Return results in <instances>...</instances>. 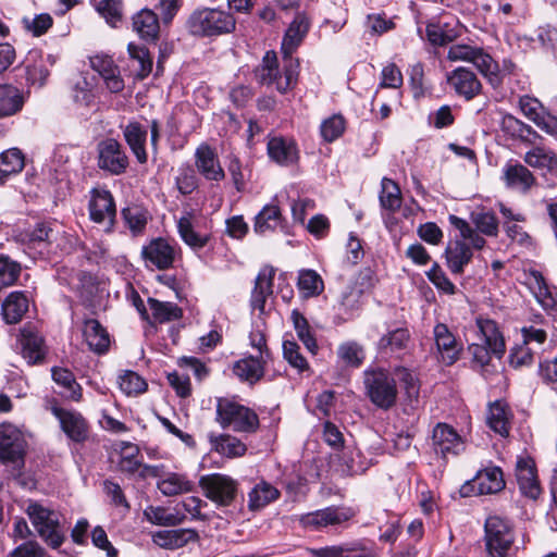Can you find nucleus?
<instances>
[{
  "label": "nucleus",
  "instance_id": "nucleus-45",
  "mask_svg": "<svg viewBox=\"0 0 557 557\" xmlns=\"http://www.w3.org/2000/svg\"><path fill=\"white\" fill-rule=\"evenodd\" d=\"M25 166V156L18 148H10L0 153V185L17 175Z\"/></svg>",
  "mask_w": 557,
  "mask_h": 557
},
{
  "label": "nucleus",
  "instance_id": "nucleus-62",
  "mask_svg": "<svg viewBox=\"0 0 557 557\" xmlns=\"http://www.w3.org/2000/svg\"><path fill=\"white\" fill-rule=\"evenodd\" d=\"M345 128V117L342 114H333L322 122L320 132L325 141L332 143L344 134Z\"/></svg>",
  "mask_w": 557,
  "mask_h": 557
},
{
  "label": "nucleus",
  "instance_id": "nucleus-17",
  "mask_svg": "<svg viewBox=\"0 0 557 557\" xmlns=\"http://www.w3.org/2000/svg\"><path fill=\"white\" fill-rule=\"evenodd\" d=\"M446 83L459 98L471 101L478 97L483 85L478 75L469 67L458 66L446 74Z\"/></svg>",
  "mask_w": 557,
  "mask_h": 557
},
{
  "label": "nucleus",
  "instance_id": "nucleus-40",
  "mask_svg": "<svg viewBox=\"0 0 557 557\" xmlns=\"http://www.w3.org/2000/svg\"><path fill=\"white\" fill-rule=\"evenodd\" d=\"M208 438L211 449L224 457L238 458L247 451L246 444L234 435L210 433Z\"/></svg>",
  "mask_w": 557,
  "mask_h": 557
},
{
  "label": "nucleus",
  "instance_id": "nucleus-36",
  "mask_svg": "<svg viewBox=\"0 0 557 557\" xmlns=\"http://www.w3.org/2000/svg\"><path fill=\"white\" fill-rule=\"evenodd\" d=\"M513 414L509 406L500 400H496L488 407L486 417L487 425L502 437H508L511 430Z\"/></svg>",
  "mask_w": 557,
  "mask_h": 557
},
{
  "label": "nucleus",
  "instance_id": "nucleus-8",
  "mask_svg": "<svg viewBox=\"0 0 557 557\" xmlns=\"http://www.w3.org/2000/svg\"><path fill=\"white\" fill-rule=\"evenodd\" d=\"M45 408L58 420L61 431L76 444H84L90 436V423L82 412L60 406L58 399H46Z\"/></svg>",
  "mask_w": 557,
  "mask_h": 557
},
{
  "label": "nucleus",
  "instance_id": "nucleus-34",
  "mask_svg": "<svg viewBox=\"0 0 557 557\" xmlns=\"http://www.w3.org/2000/svg\"><path fill=\"white\" fill-rule=\"evenodd\" d=\"M53 382L63 391L61 396L69 401L81 403L83 400V387L76 381L73 372L66 368L53 367L51 369Z\"/></svg>",
  "mask_w": 557,
  "mask_h": 557
},
{
  "label": "nucleus",
  "instance_id": "nucleus-2",
  "mask_svg": "<svg viewBox=\"0 0 557 557\" xmlns=\"http://www.w3.org/2000/svg\"><path fill=\"white\" fill-rule=\"evenodd\" d=\"M24 512L37 536L51 549H59L66 541L62 515L42 502L28 499Z\"/></svg>",
  "mask_w": 557,
  "mask_h": 557
},
{
  "label": "nucleus",
  "instance_id": "nucleus-42",
  "mask_svg": "<svg viewBox=\"0 0 557 557\" xmlns=\"http://www.w3.org/2000/svg\"><path fill=\"white\" fill-rule=\"evenodd\" d=\"M196 539L197 533L191 529L162 530L152 535L153 543L166 549L183 547Z\"/></svg>",
  "mask_w": 557,
  "mask_h": 557
},
{
  "label": "nucleus",
  "instance_id": "nucleus-50",
  "mask_svg": "<svg viewBox=\"0 0 557 557\" xmlns=\"http://www.w3.org/2000/svg\"><path fill=\"white\" fill-rule=\"evenodd\" d=\"M149 309L151 311L150 323H166L180 320L183 317L182 309L174 302L160 301L156 298H148Z\"/></svg>",
  "mask_w": 557,
  "mask_h": 557
},
{
  "label": "nucleus",
  "instance_id": "nucleus-33",
  "mask_svg": "<svg viewBox=\"0 0 557 557\" xmlns=\"http://www.w3.org/2000/svg\"><path fill=\"white\" fill-rule=\"evenodd\" d=\"M525 151L523 162L527 166L548 173L557 170V153L544 145H531Z\"/></svg>",
  "mask_w": 557,
  "mask_h": 557
},
{
  "label": "nucleus",
  "instance_id": "nucleus-7",
  "mask_svg": "<svg viewBox=\"0 0 557 557\" xmlns=\"http://www.w3.org/2000/svg\"><path fill=\"white\" fill-rule=\"evenodd\" d=\"M515 537V529L510 520L496 515L486 518L484 543L490 557H509Z\"/></svg>",
  "mask_w": 557,
  "mask_h": 557
},
{
  "label": "nucleus",
  "instance_id": "nucleus-3",
  "mask_svg": "<svg viewBox=\"0 0 557 557\" xmlns=\"http://www.w3.org/2000/svg\"><path fill=\"white\" fill-rule=\"evenodd\" d=\"M185 26L195 37H219L236 29V18L228 11L202 8L190 13Z\"/></svg>",
  "mask_w": 557,
  "mask_h": 557
},
{
  "label": "nucleus",
  "instance_id": "nucleus-53",
  "mask_svg": "<svg viewBox=\"0 0 557 557\" xmlns=\"http://www.w3.org/2000/svg\"><path fill=\"white\" fill-rule=\"evenodd\" d=\"M21 240L30 249L47 248L52 242L53 230L46 223H38L34 230L22 233Z\"/></svg>",
  "mask_w": 557,
  "mask_h": 557
},
{
  "label": "nucleus",
  "instance_id": "nucleus-61",
  "mask_svg": "<svg viewBox=\"0 0 557 557\" xmlns=\"http://www.w3.org/2000/svg\"><path fill=\"white\" fill-rule=\"evenodd\" d=\"M298 288L305 297L319 295L323 290V281L313 270H304L298 276Z\"/></svg>",
  "mask_w": 557,
  "mask_h": 557
},
{
  "label": "nucleus",
  "instance_id": "nucleus-47",
  "mask_svg": "<svg viewBox=\"0 0 557 557\" xmlns=\"http://www.w3.org/2000/svg\"><path fill=\"white\" fill-rule=\"evenodd\" d=\"M360 280L361 281L357 280L348 285L341 295L339 306L350 315L359 311L363 304L362 298L366 292V277H360Z\"/></svg>",
  "mask_w": 557,
  "mask_h": 557
},
{
  "label": "nucleus",
  "instance_id": "nucleus-44",
  "mask_svg": "<svg viewBox=\"0 0 557 557\" xmlns=\"http://www.w3.org/2000/svg\"><path fill=\"white\" fill-rule=\"evenodd\" d=\"M1 309L4 321L16 324L28 310V299L23 292H12L4 299Z\"/></svg>",
  "mask_w": 557,
  "mask_h": 557
},
{
  "label": "nucleus",
  "instance_id": "nucleus-39",
  "mask_svg": "<svg viewBox=\"0 0 557 557\" xmlns=\"http://www.w3.org/2000/svg\"><path fill=\"white\" fill-rule=\"evenodd\" d=\"M502 129L510 137L519 139L524 145H533L543 137L531 125L524 123L512 114H506L502 119Z\"/></svg>",
  "mask_w": 557,
  "mask_h": 557
},
{
  "label": "nucleus",
  "instance_id": "nucleus-35",
  "mask_svg": "<svg viewBox=\"0 0 557 557\" xmlns=\"http://www.w3.org/2000/svg\"><path fill=\"white\" fill-rule=\"evenodd\" d=\"M123 136L138 163L145 164L148 161L147 129L139 122L133 121L123 128Z\"/></svg>",
  "mask_w": 557,
  "mask_h": 557
},
{
  "label": "nucleus",
  "instance_id": "nucleus-14",
  "mask_svg": "<svg viewBox=\"0 0 557 557\" xmlns=\"http://www.w3.org/2000/svg\"><path fill=\"white\" fill-rule=\"evenodd\" d=\"M199 485L206 497L220 506H230L237 495V482L224 474L203 475Z\"/></svg>",
  "mask_w": 557,
  "mask_h": 557
},
{
  "label": "nucleus",
  "instance_id": "nucleus-29",
  "mask_svg": "<svg viewBox=\"0 0 557 557\" xmlns=\"http://www.w3.org/2000/svg\"><path fill=\"white\" fill-rule=\"evenodd\" d=\"M176 227L181 239L194 251L203 249L211 239L210 233L196 230L191 211H186L177 220Z\"/></svg>",
  "mask_w": 557,
  "mask_h": 557
},
{
  "label": "nucleus",
  "instance_id": "nucleus-43",
  "mask_svg": "<svg viewBox=\"0 0 557 557\" xmlns=\"http://www.w3.org/2000/svg\"><path fill=\"white\" fill-rule=\"evenodd\" d=\"M529 286L544 309L555 310L557 308V297L540 271L530 272Z\"/></svg>",
  "mask_w": 557,
  "mask_h": 557
},
{
  "label": "nucleus",
  "instance_id": "nucleus-27",
  "mask_svg": "<svg viewBox=\"0 0 557 557\" xmlns=\"http://www.w3.org/2000/svg\"><path fill=\"white\" fill-rule=\"evenodd\" d=\"M90 66L102 77L111 92L116 94L124 89V81L120 69L111 57L106 54L94 55L90 58Z\"/></svg>",
  "mask_w": 557,
  "mask_h": 557
},
{
  "label": "nucleus",
  "instance_id": "nucleus-6",
  "mask_svg": "<svg viewBox=\"0 0 557 557\" xmlns=\"http://www.w3.org/2000/svg\"><path fill=\"white\" fill-rule=\"evenodd\" d=\"M283 73L278 71L277 57L274 51H268L262 64L256 70V76L262 85H275L281 94L290 90L298 79L299 61L295 58L283 57Z\"/></svg>",
  "mask_w": 557,
  "mask_h": 557
},
{
  "label": "nucleus",
  "instance_id": "nucleus-11",
  "mask_svg": "<svg viewBox=\"0 0 557 557\" xmlns=\"http://www.w3.org/2000/svg\"><path fill=\"white\" fill-rule=\"evenodd\" d=\"M505 485L503 470L496 466H488L479 470L472 480L467 481L461 486L460 494L463 497L496 494L503 491Z\"/></svg>",
  "mask_w": 557,
  "mask_h": 557
},
{
  "label": "nucleus",
  "instance_id": "nucleus-9",
  "mask_svg": "<svg viewBox=\"0 0 557 557\" xmlns=\"http://www.w3.org/2000/svg\"><path fill=\"white\" fill-rule=\"evenodd\" d=\"M357 513L358 510L351 506H329L300 516L299 522L304 528L314 531L346 528Z\"/></svg>",
  "mask_w": 557,
  "mask_h": 557
},
{
  "label": "nucleus",
  "instance_id": "nucleus-49",
  "mask_svg": "<svg viewBox=\"0 0 557 557\" xmlns=\"http://www.w3.org/2000/svg\"><path fill=\"white\" fill-rule=\"evenodd\" d=\"M24 96L12 85H0V119L14 115L22 110Z\"/></svg>",
  "mask_w": 557,
  "mask_h": 557
},
{
  "label": "nucleus",
  "instance_id": "nucleus-52",
  "mask_svg": "<svg viewBox=\"0 0 557 557\" xmlns=\"http://www.w3.org/2000/svg\"><path fill=\"white\" fill-rule=\"evenodd\" d=\"M282 214L277 206H265L255 219V232L258 234H265L275 231L282 224Z\"/></svg>",
  "mask_w": 557,
  "mask_h": 557
},
{
  "label": "nucleus",
  "instance_id": "nucleus-20",
  "mask_svg": "<svg viewBox=\"0 0 557 557\" xmlns=\"http://www.w3.org/2000/svg\"><path fill=\"white\" fill-rule=\"evenodd\" d=\"M267 152L270 160L281 166L295 165L300 159V151L295 138L282 135L269 137Z\"/></svg>",
  "mask_w": 557,
  "mask_h": 557
},
{
  "label": "nucleus",
  "instance_id": "nucleus-31",
  "mask_svg": "<svg viewBox=\"0 0 557 557\" xmlns=\"http://www.w3.org/2000/svg\"><path fill=\"white\" fill-rule=\"evenodd\" d=\"M53 63L52 55L44 57L39 50L29 51L24 62L27 81L32 85H44L50 74L48 64L52 65Z\"/></svg>",
  "mask_w": 557,
  "mask_h": 557
},
{
  "label": "nucleus",
  "instance_id": "nucleus-57",
  "mask_svg": "<svg viewBox=\"0 0 557 557\" xmlns=\"http://www.w3.org/2000/svg\"><path fill=\"white\" fill-rule=\"evenodd\" d=\"M117 382L121 391L127 396H138L148 388L146 380L132 370H124Z\"/></svg>",
  "mask_w": 557,
  "mask_h": 557
},
{
  "label": "nucleus",
  "instance_id": "nucleus-4",
  "mask_svg": "<svg viewBox=\"0 0 557 557\" xmlns=\"http://www.w3.org/2000/svg\"><path fill=\"white\" fill-rule=\"evenodd\" d=\"M447 60L472 63L494 89L503 85L498 62L482 47L468 44L451 45L447 51Z\"/></svg>",
  "mask_w": 557,
  "mask_h": 557
},
{
  "label": "nucleus",
  "instance_id": "nucleus-30",
  "mask_svg": "<svg viewBox=\"0 0 557 557\" xmlns=\"http://www.w3.org/2000/svg\"><path fill=\"white\" fill-rule=\"evenodd\" d=\"M309 29V17L305 13H297L282 40L281 51L283 57L294 58L293 53L300 46Z\"/></svg>",
  "mask_w": 557,
  "mask_h": 557
},
{
  "label": "nucleus",
  "instance_id": "nucleus-54",
  "mask_svg": "<svg viewBox=\"0 0 557 557\" xmlns=\"http://www.w3.org/2000/svg\"><path fill=\"white\" fill-rule=\"evenodd\" d=\"M144 517L152 524L164 527L178 525L185 521V515L171 512L162 506H148L144 510Z\"/></svg>",
  "mask_w": 557,
  "mask_h": 557
},
{
  "label": "nucleus",
  "instance_id": "nucleus-41",
  "mask_svg": "<svg viewBox=\"0 0 557 557\" xmlns=\"http://www.w3.org/2000/svg\"><path fill=\"white\" fill-rule=\"evenodd\" d=\"M268 359L258 356H249L235 362L233 367L234 374L244 382L255 384L264 375V366Z\"/></svg>",
  "mask_w": 557,
  "mask_h": 557
},
{
  "label": "nucleus",
  "instance_id": "nucleus-60",
  "mask_svg": "<svg viewBox=\"0 0 557 557\" xmlns=\"http://www.w3.org/2000/svg\"><path fill=\"white\" fill-rule=\"evenodd\" d=\"M139 448L137 445L123 442L121 447V458L119 468L122 472L134 474L141 467V461L138 459Z\"/></svg>",
  "mask_w": 557,
  "mask_h": 557
},
{
  "label": "nucleus",
  "instance_id": "nucleus-12",
  "mask_svg": "<svg viewBox=\"0 0 557 557\" xmlns=\"http://www.w3.org/2000/svg\"><path fill=\"white\" fill-rule=\"evenodd\" d=\"M180 255L181 248L162 237L151 239L141 248V258L146 268H156L161 271L172 268Z\"/></svg>",
  "mask_w": 557,
  "mask_h": 557
},
{
  "label": "nucleus",
  "instance_id": "nucleus-15",
  "mask_svg": "<svg viewBox=\"0 0 557 557\" xmlns=\"http://www.w3.org/2000/svg\"><path fill=\"white\" fill-rule=\"evenodd\" d=\"M431 446L434 454L443 460L449 456H458L465 451L466 445L462 437L449 424L438 422L432 431Z\"/></svg>",
  "mask_w": 557,
  "mask_h": 557
},
{
  "label": "nucleus",
  "instance_id": "nucleus-21",
  "mask_svg": "<svg viewBox=\"0 0 557 557\" xmlns=\"http://www.w3.org/2000/svg\"><path fill=\"white\" fill-rule=\"evenodd\" d=\"M195 166L197 172L207 181L221 182L225 178V172L215 149L206 143L196 148Z\"/></svg>",
  "mask_w": 557,
  "mask_h": 557
},
{
  "label": "nucleus",
  "instance_id": "nucleus-58",
  "mask_svg": "<svg viewBox=\"0 0 557 557\" xmlns=\"http://www.w3.org/2000/svg\"><path fill=\"white\" fill-rule=\"evenodd\" d=\"M292 320L299 341L302 342L312 355H315L319 350V346L310 330L307 319L299 311L294 310L292 312Z\"/></svg>",
  "mask_w": 557,
  "mask_h": 557
},
{
  "label": "nucleus",
  "instance_id": "nucleus-46",
  "mask_svg": "<svg viewBox=\"0 0 557 557\" xmlns=\"http://www.w3.org/2000/svg\"><path fill=\"white\" fill-rule=\"evenodd\" d=\"M410 341V333L405 327H398L384 334L377 342V349L384 355H394L405 350Z\"/></svg>",
  "mask_w": 557,
  "mask_h": 557
},
{
  "label": "nucleus",
  "instance_id": "nucleus-37",
  "mask_svg": "<svg viewBox=\"0 0 557 557\" xmlns=\"http://www.w3.org/2000/svg\"><path fill=\"white\" fill-rule=\"evenodd\" d=\"M83 335L89 349L98 355L106 354L110 347V336L107 330L96 319L84 322Z\"/></svg>",
  "mask_w": 557,
  "mask_h": 557
},
{
  "label": "nucleus",
  "instance_id": "nucleus-56",
  "mask_svg": "<svg viewBox=\"0 0 557 557\" xmlns=\"http://www.w3.org/2000/svg\"><path fill=\"white\" fill-rule=\"evenodd\" d=\"M449 223L459 232L455 238L468 240L475 250L482 249L486 240L465 220L457 215H449Z\"/></svg>",
  "mask_w": 557,
  "mask_h": 557
},
{
  "label": "nucleus",
  "instance_id": "nucleus-32",
  "mask_svg": "<svg viewBox=\"0 0 557 557\" xmlns=\"http://www.w3.org/2000/svg\"><path fill=\"white\" fill-rule=\"evenodd\" d=\"M475 324L484 338V343L490 347L493 355L500 359L505 355L506 343L497 322L490 318L478 317Z\"/></svg>",
  "mask_w": 557,
  "mask_h": 557
},
{
  "label": "nucleus",
  "instance_id": "nucleus-59",
  "mask_svg": "<svg viewBox=\"0 0 557 557\" xmlns=\"http://www.w3.org/2000/svg\"><path fill=\"white\" fill-rule=\"evenodd\" d=\"M22 272L21 264L0 253V290L16 284Z\"/></svg>",
  "mask_w": 557,
  "mask_h": 557
},
{
  "label": "nucleus",
  "instance_id": "nucleus-1",
  "mask_svg": "<svg viewBox=\"0 0 557 557\" xmlns=\"http://www.w3.org/2000/svg\"><path fill=\"white\" fill-rule=\"evenodd\" d=\"M398 384L409 399L419 396V381L411 370L405 367L385 369L369 368L363 372L364 392L370 401L377 408L388 410L397 403Z\"/></svg>",
  "mask_w": 557,
  "mask_h": 557
},
{
  "label": "nucleus",
  "instance_id": "nucleus-16",
  "mask_svg": "<svg viewBox=\"0 0 557 557\" xmlns=\"http://www.w3.org/2000/svg\"><path fill=\"white\" fill-rule=\"evenodd\" d=\"M89 218L97 224H104L107 232H112L115 218L116 207L112 194L103 188H92L90 190V199L88 202Z\"/></svg>",
  "mask_w": 557,
  "mask_h": 557
},
{
  "label": "nucleus",
  "instance_id": "nucleus-48",
  "mask_svg": "<svg viewBox=\"0 0 557 557\" xmlns=\"http://www.w3.org/2000/svg\"><path fill=\"white\" fill-rule=\"evenodd\" d=\"M280 491L272 484L261 481L248 494V508L259 510L280 497Z\"/></svg>",
  "mask_w": 557,
  "mask_h": 557
},
{
  "label": "nucleus",
  "instance_id": "nucleus-10",
  "mask_svg": "<svg viewBox=\"0 0 557 557\" xmlns=\"http://www.w3.org/2000/svg\"><path fill=\"white\" fill-rule=\"evenodd\" d=\"M26 446V440L18 428L7 422L0 424V462L22 468Z\"/></svg>",
  "mask_w": 557,
  "mask_h": 557
},
{
  "label": "nucleus",
  "instance_id": "nucleus-64",
  "mask_svg": "<svg viewBox=\"0 0 557 557\" xmlns=\"http://www.w3.org/2000/svg\"><path fill=\"white\" fill-rule=\"evenodd\" d=\"M8 557H50V555L38 541L30 539L16 546Z\"/></svg>",
  "mask_w": 557,
  "mask_h": 557
},
{
  "label": "nucleus",
  "instance_id": "nucleus-22",
  "mask_svg": "<svg viewBox=\"0 0 557 557\" xmlns=\"http://www.w3.org/2000/svg\"><path fill=\"white\" fill-rule=\"evenodd\" d=\"M516 478L520 493L532 500H536L543 490L537 478L535 462L530 457L519 458L516 466Z\"/></svg>",
  "mask_w": 557,
  "mask_h": 557
},
{
  "label": "nucleus",
  "instance_id": "nucleus-18",
  "mask_svg": "<svg viewBox=\"0 0 557 557\" xmlns=\"http://www.w3.org/2000/svg\"><path fill=\"white\" fill-rule=\"evenodd\" d=\"M502 181L508 189L522 195L529 194L539 185L536 176L529 166L516 160H510L504 165Z\"/></svg>",
  "mask_w": 557,
  "mask_h": 557
},
{
  "label": "nucleus",
  "instance_id": "nucleus-24",
  "mask_svg": "<svg viewBox=\"0 0 557 557\" xmlns=\"http://www.w3.org/2000/svg\"><path fill=\"white\" fill-rule=\"evenodd\" d=\"M20 345L22 357L28 364H40L45 361L48 348L45 338L37 331L23 329Z\"/></svg>",
  "mask_w": 557,
  "mask_h": 557
},
{
  "label": "nucleus",
  "instance_id": "nucleus-51",
  "mask_svg": "<svg viewBox=\"0 0 557 557\" xmlns=\"http://www.w3.org/2000/svg\"><path fill=\"white\" fill-rule=\"evenodd\" d=\"M336 355L343 364L350 368H359L366 360L364 347L356 341H346L339 344Z\"/></svg>",
  "mask_w": 557,
  "mask_h": 557
},
{
  "label": "nucleus",
  "instance_id": "nucleus-23",
  "mask_svg": "<svg viewBox=\"0 0 557 557\" xmlns=\"http://www.w3.org/2000/svg\"><path fill=\"white\" fill-rule=\"evenodd\" d=\"M474 249L475 248H473L468 240H463L462 238L450 239L444 251L446 265L449 271L455 275L462 274L465 268L473 258Z\"/></svg>",
  "mask_w": 557,
  "mask_h": 557
},
{
  "label": "nucleus",
  "instance_id": "nucleus-13",
  "mask_svg": "<svg viewBox=\"0 0 557 557\" xmlns=\"http://www.w3.org/2000/svg\"><path fill=\"white\" fill-rule=\"evenodd\" d=\"M97 165L111 175L124 174L129 160L123 146L114 138H106L97 145Z\"/></svg>",
  "mask_w": 557,
  "mask_h": 557
},
{
  "label": "nucleus",
  "instance_id": "nucleus-28",
  "mask_svg": "<svg viewBox=\"0 0 557 557\" xmlns=\"http://www.w3.org/2000/svg\"><path fill=\"white\" fill-rule=\"evenodd\" d=\"M274 276L275 269L264 265L255 280V286L250 295V307L252 310H258L260 314L264 312L265 302L273 293Z\"/></svg>",
  "mask_w": 557,
  "mask_h": 557
},
{
  "label": "nucleus",
  "instance_id": "nucleus-38",
  "mask_svg": "<svg viewBox=\"0 0 557 557\" xmlns=\"http://www.w3.org/2000/svg\"><path fill=\"white\" fill-rule=\"evenodd\" d=\"M133 29L148 42L159 38L160 23L158 15L150 9H143L133 16Z\"/></svg>",
  "mask_w": 557,
  "mask_h": 557
},
{
  "label": "nucleus",
  "instance_id": "nucleus-63",
  "mask_svg": "<svg viewBox=\"0 0 557 557\" xmlns=\"http://www.w3.org/2000/svg\"><path fill=\"white\" fill-rule=\"evenodd\" d=\"M198 183L197 174L189 164H184L178 169L175 185L182 195H190L198 188Z\"/></svg>",
  "mask_w": 557,
  "mask_h": 557
},
{
  "label": "nucleus",
  "instance_id": "nucleus-19",
  "mask_svg": "<svg viewBox=\"0 0 557 557\" xmlns=\"http://www.w3.org/2000/svg\"><path fill=\"white\" fill-rule=\"evenodd\" d=\"M437 359L445 366H453L461 356L463 345L445 323H437L433 329Z\"/></svg>",
  "mask_w": 557,
  "mask_h": 557
},
{
  "label": "nucleus",
  "instance_id": "nucleus-26",
  "mask_svg": "<svg viewBox=\"0 0 557 557\" xmlns=\"http://www.w3.org/2000/svg\"><path fill=\"white\" fill-rule=\"evenodd\" d=\"M374 544L358 541L345 545L326 546L311 550V557H375Z\"/></svg>",
  "mask_w": 557,
  "mask_h": 557
},
{
  "label": "nucleus",
  "instance_id": "nucleus-25",
  "mask_svg": "<svg viewBox=\"0 0 557 557\" xmlns=\"http://www.w3.org/2000/svg\"><path fill=\"white\" fill-rule=\"evenodd\" d=\"M158 491L166 497H174L195 492L196 483L187 473L164 471L157 481Z\"/></svg>",
  "mask_w": 557,
  "mask_h": 557
},
{
  "label": "nucleus",
  "instance_id": "nucleus-5",
  "mask_svg": "<svg viewBox=\"0 0 557 557\" xmlns=\"http://www.w3.org/2000/svg\"><path fill=\"white\" fill-rule=\"evenodd\" d=\"M215 421L222 429H231L236 433L253 434L260 426L253 409L227 397L216 399Z\"/></svg>",
  "mask_w": 557,
  "mask_h": 557
},
{
  "label": "nucleus",
  "instance_id": "nucleus-55",
  "mask_svg": "<svg viewBox=\"0 0 557 557\" xmlns=\"http://www.w3.org/2000/svg\"><path fill=\"white\" fill-rule=\"evenodd\" d=\"M401 191L398 184L387 177L381 182L380 203L383 209L396 212L401 207Z\"/></svg>",
  "mask_w": 557,
  "mask_h": 557
}]
</instances>
